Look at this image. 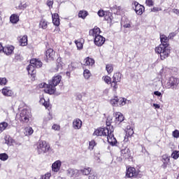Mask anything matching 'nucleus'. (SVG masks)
Segmentation results:
<instances>
[{"label":"nucleus","mask_w":179,"mask_h":179,"mask_svg":"<svg viewBox=\"0 0 179 179\" xmlns=\"http://www.w3.org/2000/svg\"><path fill=\"white\" fill-rule=\"evenodd\" d=\"M124 27H125V29H129L131 27V24L127 23L124 25Z\"/></svg>","instance_id":"63"},{"label":"nucleus","mask_w":179,"mask_h":179,"mask_svg":"<svg viewBox=\"0 0 179 179\" xmlns=\"http://www.w3.org/2000/svg\"><path fill=\"white\" fill-rule=\"evenodd\" d=\"M171 51V50L169 46H166V45H159L155 48V52H157V54H159L160 58L162 61L166 59V58H169Z\"/></svg>","instance_id":"3"},{"label":"nucleus","mask_w":179,"mask_h":179,"mask_svg":"<svg viewBox=\"0 0 179 179\" xmlns=\"http://www.w3.org/2000/svg\"><path fill=\"white\" fill-rule=\"evenodd\" d=\"M9 124L6 122H2L0 123V134H2L5 129L8 128Z\"/></svg>","instance_id":"30"},{"label":"nucleus","mask_w":179,"mask_h":179,"mask_svg":"<svg viewBox=\"0 0 179 179\" xmlns=\"http://www.w3.org/2000/svg\"><path fill=\"white\" fill-rule=\"evenodd\" d=\"M154 94L155 96H157V97L162 99V97H163V94H162V92H159V91H155L154 92Z\"/></svg>","instance_id":"52"},{"label":"nucleus","mask_w":179,"mask_h":179,"mask_svg":"<svg viewBox=\"0 0 179 179\" xmlns=\"http://www.w3.org/2000/svg\"><path fill=\"white\" fill-rule=\"evenodd\" d=\"M8 83V80L6 78H0V85L1 86H5Z\"/></svg>","instance_id":"44"},{"label":"nucleus","mask_w":179,"mask_h":179,"mask_svg":"<svg viewBox=\"0 0 179 179\" xmlns=\"http://www.w3.org/2000/svg\"><path fill=\"white\" fill-rule=\"evenodd\" d=\"M174 37H176V33H174V32L170 33L169 35L168 36V38L169 40H173L174 38Z\"/></svg>","instance_id":"56"},{"label":"nucleus","mask_w":179,"mask_h":179,"mask_svg":"<svg viewBox=\"0 0 179 179\" xmlns=\"http://www.w3.org/2000/svg\"><path fill=\"white\" fill-rule=\"evenodd\" d=\"M92 76V73H90V71L85 69L84 70V78L85 79H89Z\"/></svg>","instance_id":"41"},{"label":"nucleus","mask_w":179,"mask_h":179,"mask_svg":"<svg viewBox=\"0 0 179 179\" xmlns=\"http://www.w3.org/2000/svg\"><path fill=\"white\" fill-rule=\"evenodd\" d=\"M30 64L35 68H41V66H43V62H41L40 60H38L37 59H31Z\"/></svg>","instance_id":"19"},{"label":"nucleus","mask_w":179,"mask_h":179,"mask_svg":"<svg viewBox=\"0 0 179 179\" xmlns=\"http://www.w3.org/2000/svg\"><path fill=\"white\" fill-rule=\"evenodd\" d=\"M3 96H5L6 97H12L15 94V92H13V90L10 88V87H4L2 89L1 92Z\"/></svg>","instance_id":"8"},{"label":"nucleus","mask_w":179,"mask_h":179,"mask_svg":"<svg viewBox=\"0 0 179 179\" xmlns=\"http://www.w3.org/2000/svg\"><path fill=\"white\" fill-rule=\"evenodd\" d=\"M34 132V131L33 130V128L29 127H26L25 128V135L27 136H29L30 135H32V134Z\"/></svg>","instance_id":"37"},{"label":"nucleus","mask_w":179,"mask_h":179,"mask_svg":"<svg viewBox=\"0 0 179 179\" xmlns=\"http://www.w3.org/2000/svg\"><path fill=\"white\" fill-rule=\"evenodd\" d=\"M177 85H178V80L174 77H171L167 80L166 87V89H174L177 87Z\"/></svg>","instance_id":"6"},{"label":"nucleus","mask_w":179,"mask_h":179,"mask_svg":"<svg viewBox=\"0 0 179 179\" xmlns=\"http://www.w3.org/2000/svg\"><path fill=\"white\" fill-rule=\"evenodd\" d=\"M106 13H107V12H106L103 10H99L97 13L99 17H103V16H106Z\"/></svg>","instance_id":"48"},{"label":"nucleus","mask_w":179,"mask_h":179,"mask_svg":"<svg viewBox=\"0 0 179 179\" xmlns=\"http://www.w3.org/2000/svg\"><path fill=\"white\" fill-rule=\"evenodd\" d=\"M26 8H27V3H21V6H20L21 9H26Z\"/></svg>","instance_id":"59"},{"label":"nucleus","mask_w":179,"mask_h":179,"mask_svg":"<svg viewBox=\"0 0 179 179\" xmlns=\"http://www.w3.org/2000/svg\"><path fill=\"white\" fill-rule=\"evenodd\" d=\"M27 71H28L29 75H31L33 76L36 73V69L34 66L31 64H30L27 67Z\"/></svg>","instance_id":"25"},{"label":"nucleus","mask_w":179,"mask_h":179,"mask_svg":"<svg viewBox=\"0 0 179 179\" xmlns=\"http://www.w3.org/2000/svg\"><path fill=\"white\" fill-rule=\"evenodd\" d=\"M50 145L47 143L46 141H40L37 144V150L38 155H41L43 153H47V152H50Z\"/></svg>","instance_id":"5"},{"label":"nucleus","mask_w":179,"mask_h":179,"mask_svg":"<svg viewBox=\"0 0 179 179\" xmlns=\"http://www.w3.org/2000/svg\"><path fill=\"white\" fill-rule=\"evenodd\" d=\"M62 164V162H61V161L59 160L55 162L52 165V171H54L55 173H58V171L59 170V169H61Z\"/></svg>","instance_id":"14"},{"label":"nucleus","mask_w":179,"mask_h":179,"mask_svg":"<svg viewBox=\"0 0 179 179\" xmlns=\"http://www.w3.org/2000/svg\"><path fill=\"white\" fill-rule=\"evenodd\" d=\"M30 110L28 109H23L19 115H17V118L23 124H27L30 121Z\"/></svg>","instance_id":"4"},{"label":"nucleus","mask_w":179,"mask_h":179,"mask_svg":"<svg viewBox=\"0 0 179 179\" xmlns=\"http://www.w3.org/2000/svg\"><path fill=\"white\" fill-rule=\"evenodd\" d=\"M112 9L114 10H120L121 9V7L120 6H114Z\"/></svg>","instance_id":"61"},{"label":"nucleus","mask_w":179,"mask_h":179,"mask_svg":"<svg viewBox=\"0 0 179 179\" xmlns=\"http://www.w3.org/2000/svg\"><path fill=\"white\" fill-rule=\"evenodd\" d=\"M138 176V173L136 172V169L134 167H129L126 172V177L128 178H131V177H136Z\"/></svg>","instance_id":"10"},{"label":"nucleus","mask_w":179,"mask_h":179,"mask_svg":"<svg viewBox=\"0 0 179 179\" xmlns=\"http://www.w3.org/2000/svg\"><path fill=\"white\" fill-rule=\"evenodd\" d=\"M145 3L148 6H153L155 5L153 0H146Z\"/></svg>","instance_id":"54"},{"label":"nucleus","mask_w":179,"mask_h":179,"mask_svg":"<svg viewBox=\"0 0 179 179\" xmlns=\"http://www.w3.org/2000/svg\"><path fill=\"white\" fill-rule=\"evenodd\" d=\"M113 132H114L113 127L108 126L106 128H99L95 130L93 135L95 136H106L108 143L115 146L117 144V139L114 137Z\"/></svg>","instance_id":"1"},{"label":"nucleus","mask_w":179,"mask_h":179,"mask_svg":"<svg viewBox=\"0 0 179 179\" xmlns=\"http://www.w3.org/2000/svg\"><path fill=\"white\" fill-rule=\"evenodd\" d=\"M89 179H97V173H96L95 172H91L90 173V176L88 177Z\"/></svg>","instance_id":"45"},{"label":"nucleus","mask_w":179,"mask_h":179,"mask_svg":"<svg viewBox=\"0 0 179 179\" xmlns=\"http://www.w3.org/2000/svg\"><path fill=\"white\" fill-rule=\"evenodd\" d=\"M127 104V99L125 98H117V106H125Z\"/></svg>","instance_id":"35"},{"label":"nucleus","mask_w":179,"mask_h":179,"mask_svg":"<svg viewBox=\"0 0 179 179\" xmlns=\"http://www.w3.org/2000/svg\"><path fill=\"white\" fill-rule=\"evenodd\" d=\"M171 157L173 159H177L179 157V151H173V153L171 154Z\"/></svg>","instance_id":"46"},{"label":"nucleus","mask_w":179,"mask_h":179,"mask_svg":"<svg viewBox=\"0 0 179 179\" xmlns=\"http://www.w3.org/2000/svg\"><path fill=\"white\" fill-rule=\"evenodd\" d=\"M104 17L105 20H107V22H111L113 20V16L110 12H107L106 14H105Z\"/></svg>","instance_id":"39"},{"label":"nucleus","mask_w":179,"mask_h":179,"mask_svg":"<svg viewBox=\"0 0 179 179\" xmlns=\"http://www.w3.org/2000/svg\"><path fill=\"white\" fill-rule=\"evenodd\" d=\"M51 120H52V115L49 113L48 115L45 117L44 122H47V121H51Z\"/></svg>","instance_id":"53"},{"label":"nucleus","mask_w":179,"mask_h":179,"mask_svg":"<svg viewBox=\"0 0 179 179\" xmlns=\"http://www.w3.org/2000/svg\"><path fill=\"white\" fill-rule=\"evenodd\" d=\"M106 69L108 73H111L113 72V71H114L113 64H107L106 66Z\"/></svg>","instance_id":"42"},{"label":"nucleus","mask_w":179,"mask_h":179,"mask_svg":"<svg viewBox=\"0 0 179 179\" xmlns=\"http://www.w3.org/2000/svg\"><path fill=\"white\" fill-rule=\"evenodd\" d=\"M170 69L167 67H163L159 71L161 76H167V75H170Z\"/></svg>","instance_id":"26"},{"label":"nucleus","mask_w":179,"mask_h":179,"mask_svg":"<svg viewBox=\"0 0 179 179\" xmlns=\"http://www.w3.org/2000/svg\"><path fill=\"white\" fill-rule=\"evenodd\" d=\"M104 43H106V38L103 37V36L99 35L94 38V44L97 47H101Z\"/></svg>","instance_id":"9"},{"label":"nucleus","mask_w":179,"mask_h":179,"mask_svg":"<svg viewBox=\"0 0 179 179\" xmlns=\"http://www.w3.org/2000/svg\"><path fill=\"white\" fill-rule=\"evenodd\" d=\"M117 83H118L116 81H112L110 83L111 84V87H113V90H117V89H118V85H117Z\"/></svg>","instance_id":"47"},{"label":"nucleus","mask_w":179,"mask_h":179,"mask_svg":"<svg viewBox=\"0 0 179 179\" xmlns=\"http://www.w3.org/2000/svg\"><path fill=\"white\" fill-rule=\"evenodd\" d=\"M162 162L163 164L162 165V169H167V166H169V163H170V157L168 155H162Z\"/></svg>","instance_id":"11"},{"label":"nucleus","mask_w":179,"mask_h":179,"mask_svg":"<svg viewBox=\"0 0 179 179\" xmlns=\"http://www.w3.org/2000/svg\"><path fill=\"white\" fill-rule=\"evenodd\" d=\"M52 23L55 26H59L60 21H59V15L58 13H54L52 15Z\"/></svg>","instance_id":"22"},{"label":"nucleus","mask_w":179,"mask_h":179,"mask_svg":"<svg viewBox=\"0 0 179 179\" xmlns=\"http://www.w3.org/2000/svg\"><path fill=\"white\" fill-rule=\"evenodd\" d=\"M80 172L84 176H89V174L92 172V169H90V168H84L83 169H80Z\"/></svg>","instance_id":"32"},{"label":"nucleus","mask_w":179,"mask_h":179,"mask_svg":"<svg viewBox=\"0 0 179 179\" xmlns=\"http://www.w3.org/2000/svg\"><path fill=\"white\" fill-rule=\"evenodd\" d=\"M40 27L44 29H47L48 27L47 22L44 20H42L40 22Z\"/></svg>","instance_id":"43"},{"label":"nucleus","mask_w":179,"mask_h":179,"mask_svg":"<svg viewBox=\"0 0 179 179\" xmlns=\"http://www.w3.org/2000/svg\"><path fill=\"white\" fill-rule=\"evenodd\" d=\"M103 80L108 85H110V83H111V78H110V76H105L103 78Z\"/></svg>","instance_id":"51"},{"label":"nucleus","mask_w":179,"mask_h":179,"mask_svg":"<svg viewBox=\"0 0 179 179\" xmlns=\"http://www.w3.org/2000/svg\"><path fill=\"white\" fill-rule=\"evenodd\" d=\"M52 129H54V131H59L60 127L58 124H53L52 127Z\"/></svg>","instance_id":"55"},{"label":"nucleus","mask_w":179,"mask_h":179,"mask_svg":"<svg viewBox=\"0 0 179 179\" xmlns=\"http://www.w3.org/2000/svg\"><path fill=\"white\" fill-rule=\"evenodd\" d=\"M45 55L48 59H54V57H55V52H54V50L50 48L46 50Z\"/></svg>","instance_id":"21"},{"label":"nucleus","mask_w":179,"mask_h":179,"mask_svg":"<svg viewBox=\"0 0 179 179\" xmlns=\"http://www.w3.org/2000/svg\"><path fill=\"white\" fill-rule=\"evenodd\" d=\"M78 170L77 169H69L67 170V176L68 177H76L78 176Z\"/></svg>","instance_id":"23"},{"label":"nucleus","mask_w":179,"mask_h":179,"mask_svg":"<svg viewBox=\"0 0 179 179\" xmlns=\"http://www.w3.org/2000/svg\"><path fill=\"white\" fill-rule=\"evenodd\" d=\"M100 28L94 27L93 29L90 30V36H92L94 38H96L98 36H100Z\"/></svg>","instance_id":"15"},{"label":"nucleus","mask_w":179,"mask_h":179,"mask_svg":"<svg viewBox=\"0 0 179 179\" xmlns=\"http://www.w3.org/2000/svg\"><path fill=\"white\" fill-rule=\"evenodd\" d=\"M73 128L74 129H80V128H82V120L80 119H75L73 121Z\"/></svg>","instance_id":"18"},{"label":"nucleus","mask_w":179,"mask_h":179,"mask_svg":"<svg viewBox=\"0 0 179 179\" xmlns=\"http://www.w3.org/2000/svg\"><path fill=\"white\" fill-rule=\"evenodd\" d=\"M4 141H5L4 143H6V145L10 146V144L12 143V138H10V136H6L4 137Z\"/></svg>","instance_id":"38"},{"label":"nucleus","mask_w":179,"mask_h":179,"mask_svg":"<svg viewBox=\"0 0 179 179\" xmlns=\"http://www.w3.org/2000/svg\"><path fill=\"white\" fill-rule=\"evenodd\" d=\"M14 50L15 47L13 45H8L3 48V52H4L6 55H12V54H13Z\"/></svg>","instance_id":"16"},{"label":"nucleus","mask_w":179,"mask_h":179,"mask_svg":"<svg viewBox=\"0 0 179 179\" xmlns=\"http://www.w3.org/2000/svg\"><path fill=\"white\" fill-rule=\"evenodd\" d=\"M83 64L85 66H93L94 65V59L90 57H86L83 61Z\"/></svg>","instance_id":"20"},{"label":"nucleus","mask_w":179,"mask_h":179,"mask_svg":"<svg viewBox=\"0 0 179 179\" xmlns=\"http://www.w3.org/2000/svg\"><path fill=\"white\" fill-rule=\"evenodd\" d=\"M172 136L178 139V138H179V131L178 129H176L175 131H173L172 132Z\"/></svg>","instance_id":"50"},{"label":"nucleus","mask_w":179,"mask_h":179,"mask_svg":"<svg viewBox=\"0 0 179 179\" xmlns=\"http://www.w3.org/2000/svg\"><path fill=\"white\" fill-rule=\"evenodd\" d=\"M39 102L41 104L44 106L45 108H48V109L50 108V101H48V99L45 101L44 98H41Z\"/></svg>","instance_id":"28"},{"label":"nucleus","mask_w":179,"mask_h":179,"mask_svg":"<svg viewBox=\"0 0 179 179\" xmlns=\"http://www.w3.org/2000/svg\"><path fill=\"white\" fill-rule=\"evenodd\" d=\"M8 159H9V156H8L6 153L0 154V160H2L3 162H6Z\"/></svg>","instance_id":"40"},{"label":"nucleus","mask_w":179,"mask_h":179,"mask_svg":"<svg viewBox=\"0 0 179 179\" xmlns=\"http://www.w3.org/2000/svg\"><path fill=\"white\" fill-rule=\"evenodd\" d=\"M88 13L86 10H80L78 13V17H81V19H86V16H87Z\"/></svg>","instance_id":"34"},{"label":"nucleus","mask_w":179,"mask_h":179,"mask_svg":"<svg viewBox=\"0 0 179 179\" xmlns=\"http://www.w3.org/2000/svg\"><path fill=\"white\" fill-rule=\"evenodd\" d=\"M50 177H51V173H45L42 176V179H50Z\"/></svg>","instance_id":"57"},{"label":"nucleus","mask_w":179,"mask_h":179,"mask_svg":"<svg viewBox=\"0 0 179 179\" xmlns=\"http://www.w3.org/2000/svg\"><path fill=\"white\" fill-rule=\"evenodd\" d=\"M160 45H166V47H169V45H170V43H169V37L166 36V35H160Z\"/></svg>","instance_id":"17"},{"label":"nucleus","mask_w":179,"mask_h":179,"mask_svg":"<svg viewBox=\"0 0 179 179\" xmlns=\"http://www.w3.org/2000/svg\"><path fill=\"white\" fill-rule=\"evenodd\" d=\"M153 107H155V108H160V105L157 103H153Z\"/></svg>","instance_id":"64"},{"label":"nucleus","mask_w":179,"mask_h":179,"mask_svg":"<svg viewBox=\"0 0 179 179\" xmlns=\"http://www.w3.org/2000/svg\"><path fill=\"white\" fill-rule=\"evenodd\" d=\"M60 68H62V65L59 63V64L57 65L56 72H58V69H60Z\"/></svg>","instance_id":"60"},{"label":"nucleus","mask_w":179,"mask_h":179,"mask_svg":"<svg viewBox=\"0 0 179 179\" xmlns=\"http://www.w3.org/2000/svg\"><path fill=\"white\" fill-rule=\"evenodd\" d=\"M94 146H96V141L92 140L90 142L89 149H90V150H93V148H94Z\"/></svg>","instance_id":"49"},{"label":"nucleus","mask_w":179,"mask_h":179,"mask_svg":"<svg viewBox=\"0 0 179 179\" xmlns=\"http://www.w3.org/2000/svg\"><path fill=\"white\" fill-rule=\"evenodd\" d=\"M173 13H176V15H178V16H179V10L178 9H173Z\"/></svg>","instance_id":"62"},{"label":"nucleus","mask_w":179,"mask_h":179,"mask_svg":"<svg viewBox=\"0 0 179 179\" xmlns=\"http://www.w3.org/2000/svg\"><path fill=\"white\" fill-rule=\"evenodd\" d=\"M110 103L113 107L118 106V96H115L114 99H110Z\"/></svg>","instance_id":"36"},{"label":"nucleus","mask_w":179,"mask_h":179,"mask_svg":"<svg viewBox=\"0 0 179 179\" xmlns=\"http://www.w3.org/2000/svg\"><path fill=\"white\" fill-rule=\"evenodd\" d=\"M134 135V129L131 128V127L127 126V129L126 130V136L124 137V139H128L129 138H131Z\"/></svg>","instance_id":"24"},{"label":"nucleus","mask_w":179,"mask_h":179,"mask_svg":"<svg viewBox=\"0 0 179 179\" xmlns=\"http://www.w3.org/2000/svg\"><path fill=\"white\" fill-rule=\"evenodd\" d=\"M133 9H134L137 15H142V13H143V11L145 10V7L139 4V3H138L137 1H134L133 3Z\"/></svg>","instance_id":"7"},{"label":"nucleus","mask_w":179,"mask_h":179,"mask_svg":"<svg viewBox=\"0 0 179 179\" xmlns=\"http://www.w3.org/2000/svg\"><path fill=\"white\" fill-rule=\"evenodd\" d=\"M10 22L15 24L16 23H17V22H19V16H17V15L13 14L10 17Z\"/></svg>","instance_id":"29"},{"label":"nucleus","mask_w":179,"mask_h":179,"mask_svg":"<svg viewBox=\"0 0 179 179\" xmlns=\"http://www.w3.org/2000/svg\"><path fill=\"white\" fill-rule=\"evenodd\" d=\"M159 10H162V8H159V7H154L151 8V12H159Z\"/></svg>","instance_id":"58"},{"label":"nucleus","mask_w":179,"mask_h":179,"mask_svg":"<svg viewBox=\"0 0 179 179\" xmlns=\"http://www.w3.org/2000/svg\"><path fill=\"white\" fill-rule=\"evenodd\" d=\"M62 77L61 76L57 75L52 78V80L49 81V85L43 83L41 84L40 87H44L45 93H48V94H54L55 93V86H57L61 83V80Z\"/></svg>","instance_id":"2"},{"label":"nucleus","mask_w":179,"mask_h":179,"mask_svg":"<svg viewBox=\"0 0 179 179\" xmlns=\"http://www.w3.org/2000/svg\"><path fill=\"white\" fill-rule=\"evenodd\" d=\"M113 82H121V73H115L113 77Z\"/></svg>","instance_id":"31"},{"label":"nucleus","mask_w":179,"mask_h":179,"mask_svg":"<svg viewBox=\"0 0 179 179\" xmlns=\"http://www.w3.org/2000/svg\"><path fill=\"white\" fill-rule=\"evenodd\" d=\"M20 44L22 47H24L27 45V36L24 35L20 38Z\"/></svg>","instance_id":"27"},{"label":"nucleus","mask_w":179,"mask_h":179,"mask_svg":"<svg viewBox=\"0 0 179 179\" xmlns=\"http://www.w3.org/2000/svg\"><path fill=\"white\" fill-rule=\"evenodd\" d=\"M121 157L123 159H129L131 157V151L129 148H126L121 150Z\"/></svg>","instance_id":"12"},{"label":"nucleus","mask_w":179,"mask_h":179,"mask_svg":"<svg viewBox=\"0 0 179 179\" xmlns=\"http://www.w3.org/2000/svg\"><path fill=\"white\" fill-rule=\"evenodd\" d=\"M76 44L78 50L83 48V39H78L76 41Z\"/></svg>","instance_id":"33"},{"label":"nucleus","mask_w":179,"mask_h":179,"mask_svg":"<svg viewBox=\"0 0 179 179\" xmlns=\"http://www.w3.org/2000/svg\"><path fill=\"white\" fill-rule=\"evenodd\" d=\"M113 116L115 118V122L117 124H120V122H122L124 121V115L120 112H115L113 113Z\"/></svg>","instance_id":"13"}]
</instances>
